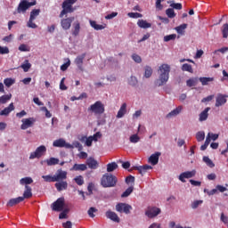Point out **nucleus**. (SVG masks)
Wrapping results in <instances>:
<instances>
[{
    "label": "nucleus",
    "instance_id": "nucleus-36",
    "mask_svg": "<svg viewBox=\"0 0 228 228\" xmlns=\"http://www.w3.org/2000/svg\"><path fill=\"white\" fill-rule=\"evenodd\" d=\"M188 28V24L183 23L178 27H176L175 29L178 33V35H184V30Z\"/></svg>",
    "mask_w": 228,
    "mask_h": 228
},
{
    "label": "nucleus",
    "instance_id": "nucleus-9",
    "mask_svg": "<svg viewBox=\"0 0 228 228\" xmlns=\"http://www.w3.org/2000/svg\"><path fill=\"white\" fill-rule=\"evenodd\" d=\"M76 18L74 16H71L69 18H62L61 20V26L62 29H64L65 31L70 29L72 23L74 22Z\"/></svg>",
    "mask_w": 228,
    "mask_h": 228
},
{
    "label": "nucleus",
    "instance_id": "nucleus-58",
    "mask_svg": "<svg viewBox=\"0 0 228 228\" xmlns=\"http://www.w3.org/2000/svg\"><path fill=\"white\" fill-rule=\"evenodd\" d=\"M33 20H31V18H29L28 21L27 23V26H28V28H31L32 29H37L38 28V26H37L35 24V22H33Z\"/></svg>",
    "mask_w": 228,
    "mask_h": 228
},
{
    "label": "nucleus",
    "instance_id": "nucleus-8",
    "mask_svg": "<svg viewBox=\"0 0 228 228\" xmlns=\"http://www.w3.org/2000/svg\"><path fill=\"white\" fill-rule=\"evenodd\" d=\"M63 208H65V198H59L52 204L53 211H63Z\"/></svg>",
    "mask_w": 228,
    "mask_h": 228
},
{
    "label": "nucleus",
    "instance_id": "nucleus-41",
    "mask_svg": "<svg viewBox=\"0 0 228 228\" xmlns=\"http://www.w3.org/2000/svg\"><path fill=\"white\" fill-rule=\"evenodd\" d=\"M223 38H228V23H224L221 28Z\"/></svg>",
    "mask_w": 228,
    "mask_h": 228
},
{
    "label": "nucleus",
    "instance_id": "nucleus-16",
    "mask_svg": "<svg viewBox=\"0 0 228 228\" xmlns=\"http://www.w3.org/2000/svg\"><path fill=\"white\" fill-rule=\"evenodd\" d=\"M105 216L110 220H112V222H116L117 224H120V217H118V215L117 213L109 210L105 213Z\"/></svg>",
    "mask_w": 228,
    "mask_h": 228
},
{
    "label": "nucleus",
    "instance_id": "nucleus-54",
    "mask_svg": "<svg viewBox=\"0 0 228 228\" xmlns=\"http://www.w3.org/2000/svg\"><path fill=\"white\" fill-rule=\"evenodd\" d=\"M177 38V35L171 34L164 37V42H170V40H175Z\"/></svg>",
    "mask_w": 228,
    "mask_h": 228
},
{
    "label": "nucleus",
    "instance_id": "nucleus-42",
    "mask_svg": "<svg viewBox=\"0 0 228 228\" xmlns=\"http://www.w3.org/2000/svg\"><path fill=\"white\" fill-rule=\"evenodd\" d=\"M152 76V68L151 66H145L144 68V77L149 79Z\"/></svg>",
    "mask_w": 228,
    "mask_h": 228
},
{
    "label": "nucleus",
    "instance_id": "nucleus-61",
    "mask_svg": "<svg viewBox=\"0 0 228 228\" xmlns=\"http://www.w3.org/2000/svg\"><path fill=\"white\" fill-rule=\"evenodd\" d=\"M10 49L7 46H0V54H9Z\"/></svg>",
    "mask_w": 228,
    "mask_h": 228
},
{
    "label": "nucleus",
    "instance_id": "nucleus-47",
    "mask_svg": "<svg viewBox=\"0 0 228 228\" xmlns=\"http://www.w3.org/2000/svg\"><path fill=\"white\" fill-rule=\"evenodd\" d=\"M204 138H206V134L202 131H200L196 134L197 142H204Z\"/></svg>",
    "mask_w": 228,
    "mask_h": 228
},
{
    "label": "nucleus",
    "instance_id": "nucleus-62",
    "mask_svg": "<svg viewBox=\"0 0 228 228\" xmlns=\"http://www.w3.org/2000/svg\"><path fill=\"white\" fill-rule=\"evenodd\" d=\"M41 111H45L46 118H51V117H53V114L47 110V107H41Z\"/></svg>",
    "mask_w": 228,
    "mask_h": 228
},
{
    "label": "nucleus",
    "instance_id": "nucleus-40",
    "mask_svg": "<svg viewBox=\"0 0 228 228\" xmlns=\"http://www.w3.org/2000/svg\"><path fill=\"white\" fill-rule=\"evenodd\" d=\"M203 161L206 163L207 167H209V168H215V163H213V160L209 159V157H203Z\"/></svg>",
    "mask_w": 228,
    "mask_h": 228
},
{
    "label": "nucleus",
    "instance_id": "nucleus-33",
    "mask_svg": "<svg viewBox=\"0 0 228 228\" xmlns=\"http://www.w3.org/2000/svg\"><path fill=\"white\" fill-rule=\"evenodd\" d=\"M199 81L201 82V85L203 86H206L209 85V83L215 81V78L214 77H201L199 78Z\"/></svg>",
    "mask_w": 228,
    "mask_h": 228
},
{
    "label": "nucleus",
    "instance_id": "nucleus-37",
    "mask_svg": "<svg viewBox=\"0 0 228 228\" xmlns=\"http://www.w3.org/2000/svg\"><path fill=\"white\" fill-rule=\"evenodd\" d=\"M118 168V164L116 162H111L107 164V172H114V170H117Z\"/></svg>",
    "mask_w": 228,
    "mask_h": 228
},
{
    "label": "nucleus",
    "instance_id": "nucleus-34",
    "mask_svg": "<svg viewBox=\"0 0 228 228\" xmlns=\"http://www.w3.org/2000/svg\"><path fill=\"white\" fill-rule=\"evenodd\" d=\"M45 162H46V165H47L48 167H53V166H54V165H58V164L60 163V159H56V158H54V157H52V158H50V159H47L45 160Z\"/></svg>",
    "mask_w": 228,
    "mask_h": 228
},
{
    "label": "nucleus",
    "instance_id": "nucleus-28",
    "mask_svg": "<svg viewBox=\"0 0 228 228\" xmlns=\"http://www.w3.org/2000/svg\"><path fill=\"white\" fill-rule=\"evenodd\" d=\"M31 197H33V192H32L31 186L26 185L25 186V191L23 192V196H21V198L24 200V199H31Z\"/></svg>",
    "mask_w": 228,
    "mask_h": 228
},
{
    "label": "nucleus",
    "instance_id": "nucleus-7",
    "mask_svg": "<svg viewBox=\"0 0 228 228\" xmlns=\"http://www.w3.org/2000/svg\"><path fill=\"white\" fill-rule=\"evenodd\" d=\"M45 152H47V148H45V145H41L37 147L34 152L30 153L29 159H35V158H42Z\"/></svg>",
    "mask_w": 228,
    "mask_h": 228
},
{
    "label": "nucleus",
    "instance_id": "nucleus-26",
    "mask_svg": "<svg viewBox=\"0 0 228 228\" xmlns=\"http://www.w3.org/2000/svg\"><path fill=\"white\" fill-rule=\"evenodd\" d=\"M127 113V103H123L118 111L117 118H122Z\"/></svg>",
    "mask_w": 228,
    "mask_h": 228
},
{
    "label": "nucleus",
    "instance_id": "nucleus-52",
    "mask_svg": "<svg viewBox=\"0 0 228 228\" xmlns=\"http://www.w3.org/2000/svg\"><path fill=\"white\" fill-rule=\"evenodd\" d=\"M42 179H44V181H45V183H56L54 180V176L52 175H43Z\"/></svg>",
    "mask_w": 228,
    "mask_h": 228
},
{
    "label": "nucleus",
    "instance_id": "nucleus-38",
    "mask_svg": "<svg viewBox=\"0 0 228 228\" xmlns=\"http://www.w3.org/2000/svg\"><path fill=\"white\" fill-rule=\"evenodd\" d=\"M12 99V94L0 96V104H6Z\"/></svg>",
    "mask_w": 228,
    "mask_h": 228
},
{
    "label": "nucleus",
    "instance_id": "nucleus-10",
    "mask_svg": "<svg viewBox=\"0 0 228 228\" xmlns=\"http://www.w3.org/2000/svg\"><path fill=\"white\" fill-rule=\"evenodd\" d=\"M53 147H60L65 149H74V145L65 142V139H58L53 142Z\"/></svg>",
    "mask_w": 228,
    "mask_h": 228
},
{
    "label": "nucleus",
    "instance_id": "nucleus-20",
    "mask_svg": "<svg viewBox=\"0 0 228 228\" xmlns=\"http://www.w3.org/2000/svg\"><path fill=\"white\" fill-rule=\"evenodd\" d=\"M15 110V106L13 102L10 103L8 107L4 108L2 111H0V115L3 117H8L12 111Z\"/></svg>",
    "mask_w": 228,
    "mask_h": 228
},
{
    "label": "nucleus",
    "instance_id": "nucleus-57",
    "mask_svg": "<svg viewBox=\"0 0 228 228\" xmlns=\"http://www.w3.org/2000/svg\"><path fill=\"white\" fill-rule=\"evenodd\" d=\"M170 7L173 8L174 10H183V4L181 3H173L170 4Z\"/></svg>",
    "mask_w": 228,
    "mask_h": 228
},
{
    "label": "nucleus",
    "instance_id": "nucleus-43",
    "mask_svg": "<svg viewBox=\"0 0 228 228\" xmlns=\"http://www.w3.org/2000/svg\"><path fill=\"white\" fill-rule=\"evenodd\" d=\"M20 67L24 70V72H28L29 69H31V63H29L28 60H25L24 63L21 64Z\"/></svg>",
    "mask_w": 228,
    "mask_h": 228
},
{
    "label": "nucleus",
    "instance_id": "nucleus-15",
    "mask_svg": "<svg viewBox=\"0 0 228 228\" xmlns=\"http://www.w3.org/2000/svg\"><path fill=\"white\" fill-rule=\"evenodd\" d=\"M85 58H86V53H82L81 55L77 56L75 59V63L79 70L83 72V61H85Z\"/></svg>",
    "mask_w": 228,
    "mask_h": 228
},
{
    "label": "nucleus",
    "instance_id": "nucleus-14",
    "mask_svg": "<svg viewBox=\"0 0 228 228\" xmlns=\"http://www.w3.org/2000/svg\"><path fill=\"white\" fill-rule=\"evenodd\" d=\"M53 177H54L55 183H58L59 181H65V179H67V171L59 169L57 170Z\"/></svg>",
    "mask_w": 228,
    "mask_h": 228
},
{
    "label": "nucleus",
    "instance_id": "nucleus-27",
    "mask_svg": "<svg viewBox=\"0 0 228 228\" xmlns=\"http://www.w3.org/2000/svg\"><path fill=\"white\" fill-rule=\"evenodd\" d=\"M86 164H75L71 168L70 171L75 172H85L86 170Z\"/></svg>",
    "mask_w": 228,
    "mask_h": 228
},
{
    "label": "nucleus",
    "instance_id": "nucleus-12",
    "mask_svg": "<svg viewBox=\"0 0 228 228\" xmlns=\"http://www.w3.org/2000/svg\"><path fill=\"white\" fill-rule=\"evenodd\" d=\"M161 213V208H157V207H151L149 208L148 210L145 212L146 216L148 218H156L158 215Z\"/></svg>",
    "mask_w": 228,
    "mask_h": 228
},
{
    "label": "nucleus",
    "instance_id": "nucleus-13",
    "mask_svg": "<svg viewBox=\"0 0 228 228\" xmlns=\"http://www.w3.org/2000/svg\"><path fill=\"white\" fill-rule=\"evenodd\" d=\"M196 174H197V171L195 169L191 171L183 172L180 174L179 181H181L182 183H186L185 179H191V177H195Z\"/></svg>",
    "mask_w": 228,
    "mask_h": 228
},
{
    "label": "nucleus",
    "instance_id": "nucleus-17",
    "mask_svg": "<svg viewBox=\"0 0 228 228\" xmlns=\"http://www.w3.org/2000/svg\"><path fill=\"white\" fill-rule=\"evenodd\" d=\"M81 31V23L79 20H76L72 25L71 34L73 37H77Z\"/></svg>",
    "mask_w": 228,
    "mask_h": 228
},
{
    "label": "nucleus",
    "instance_id": "nucleus-48",
    "mask_svg": "<svg viewBox=\"0 0 228 228\" xmlns=\"http://www.w3.org/2000/svg\"><path fill=\"white\" fill-rule=\"evenodd\" d=\"M128 85H130V86H136L138 85V78H136V77H130V78L128 79Z\"/></svg>",
    "mask_w": 228,
    "mask_h": 228
},
{
    "label": "nucleus",
    "instance_id": "nucleus-4",
    "mask_svg": "<svg viewBox=\"0 0 228 228\" xmlns=\"http://www.w3.org/2000/svg\"><path fill=\"white\" fill-rule=\"evenodd\" d=\"M88 111H91V113H94V115H102V113H104L105 111L102 102L97 101L94 104L90 105V107L88 108Z\"/></svg>",
    "mask_w": 228,
    "mask_h": 228
},
{
    "label": "nucleus",
    "instance_id": "nucleus-5",
    "mask_svg": "<svg viewBox=\"0 0 228 228\" xmlns=\"http://www.w3.org/2000/svg\"><path fill=\"white\" fill-rule=\"evenodd\" d=\"M37 1L28 2V0H21L17 8V13H26V11L29 10L31 6H35Z\"/></svg>",
    "mask_w": 228,
    "mask_h": 228
},
{
    "label": "nucleus",
    "instance_id": "nucleus-19",
    "mask_svg": "<svg viewBox=\"0 0 228 228\" xmlns=\"http://www.w3.org/2000/svg\"><path fill=\"white\" fill-rule=\"evenodd\" d=\"M134 170H138L139 174H141V175H143L144 174H147V170H152V167L150 165L139 166L134 167Z\"/></svg>",
    "mask_w": 228,
    "mask_h": 228
},
{
    "label": "nucleus",
    "instance_id": "nucleus-46",
    "mask_svg": "<svg viewBox=\"0 0 228 228\" xmlns=\"http://www.w3.org/2000/svg\"><path fill=\"white\" fill-rule=\"evenodd\" d=\"M166 15L168 17V19H174L175 17V12L173 8H168L166 10Z\"/></svg>",
    "mask_w": 228,
    "mask_h": 228
},
{
    "label": "nucleus",
    "instance_id": "nucleus-59",
    "mask_svg": "<svg viewBox=\"0 0 228 228\" xmlns=\"http://www.w3.org/2000/svg\"><path fill=\"white\" fill-rule=\"evenodd\" d=\"M132 60H134L135 63H142V57L136 53L132 54Z\"/></svg>",
    "mask_w": 228,
    "mask_h": 228
},
{
    "label": "nucleus",
    "instance_id": "nucleus-3",
    "mask_svg": "<svg viewBox=\"0 0 228 228\" xmlns=\"http://www.w3.org/2000/svg\"><path fill=\"white\" fill-rule=\"evenodd\" d=\"M76 3H77V0H64L62 3V11L59 15L60 19H63V16L67 15V13H74L75 9L72 5L76 4Z\"/></svg>",
    "mask_w": 228,
    "mask_h": 228
},
{
    "label": "nucleus",
    "instance_id": "nucleus-2",
    "mask_svg": "<svg viewBox=\"0 0 228 228\" xmlns=\"http://www.w3.org/2000/svg\"><path fill=\"white\" fill-rule=\"evenodd\" d=\"M117 183H118L117 176L110 173L104 174L101 178V184L103 188H115Z\"/></svg>",
    "mask_w": 228,
    "mask_h": 228
},
{
    "label": "nucleus",
    "instance_id": "nucleus-1",
    "mask_svg": "<svg viewBox=\"0 0 228 228\" xmlns=\"http://www.w3.org/2000/svg\"><path fill=\"white\" fill-rule=\"evenodd\" d=\"M159 70L160 71L159 79L155 81L156 86H163L167 85L170 77V65L162 64L159 66Z\"/></svg>",
    "mask_w": 228,
    "mask_h": 228
},
{
    "label": "nucleus",
    "instance_id": "nucleus-60",
    "mask_svg": "<svg viewBox=\"0 0 228 228\" xmlns=\"http://www.w3.org/2000/svg\"><path fill=\"white\" fill-rule=\"evenodd\" d=\"M19 51H21V53H28L29 47H28L27 45L22 44L19 46Z\"/></svg>",
    "mask_w": 228,
    "mask_h": 228
},
{
    "label": "nucleus",
    "instance_id": "nucleus-51",
    "mask_svg": "<svg viewBox=\"0 0 228 228\" xmlns=\"http://www.w3.org/2000/svg\"><path fill=\"white\" fill-rule=\"evenodd\" d=\"M165 2V0H157L155 3V7L158 12H161L163 10V4L161 3Z\"/></svg>",
    "mask_w": 228,
    "mask_h": 228
},
{
    "label": "nucleus",
    "instance_id": "nucleus-44",
    "mask_svg": "<svg viewBox=\"0 0 228 228\" xmlns=\"http://www.w3.org/2000/svg\"><path fill=\"white\" fill-rule=\"evenodd\" d=\"M38 15H40V9H34L30 12L29 19H31V20H35Z\"/></svg>",
    "mask_w": 228,
    "mask_h": 228
},
{
    "label": "nucleus",
    "instance_id": "nucleus-22",
    "mask_svg": "<svg viewBox=\"0 0 228 228\" xmlns=\"http://www.w3.org/2000/svg\"><path fill=\"white\" fill-rule=\"evenodd\" d=\"M57 191H63V190H67L69 188V183L67 181H61L54 184Z\"/></svg>",
    "mask_w": 228,
    "mask_h": 228
},
{
    "label": "nucleus",
    "instance_id": "nucleus-21",
    "mask_svg": "<svg viewBox=\"0 0 228 228\" xmlns=\"http://www.w3.org/2000/svg\"><path fill=\"white\" fill-rule=\"evenodd\" d=\"M160 156H161V152H155L154 154L150 156L149 163H151L153 166L158 165Z\"/></svg>",
    "mask_w": 228,
    "mask_h": 228
},
{
    "label": "nucleus",
    "instance_id": "nucleus-55",
    "mask_svg": "<svg viewBox=\"0 0 228 228\" xmlns=\"http://www.w3.org/2000/svg\"><path fill=\"white\" fill-rule=\"evenodd\" d=\"M88 216H90V218H95V215L94 213H97V208L91 207L88 211Z\"/></svg>",
    "mask_w": 228,
    "mask_h": 228
},
{
    "label": "nucleus",
    "instance_id": "nucleus-18",
    "mask_svg": "<svg viewBox=\"0 0 228 228\" xmlns=\"http://www.w3.org/2000/svg\"><path fill=\"white\" fill-rule=\"evenodd\" d=\"M225 102H227V95L219 94L216 100V107L220 108V106H224Z\"/></svg>",
    "mask_w": 228,
    "mask_h": 228
},
{
    "label": "nucleus",
    "instance_id": "nucleus-6",
    "mask_svg": "<svg viewBox=\"0 0 228 228\" xmlns=\"http://www.w3.org/2000/svg\"><path fill=\"white\" fill-rule=\"evenodd\" d=\"M131 209H133V207L127 203H118L116 205V211H118V213L129 215V213H131Z\"/></svg>",
    "mask_w": 228,
    "mask_h": 228
},
{
    "label": "nucleus",
    "instance_id": "nucleus-29",
    "mask_svg": "<svg viewBox=\"0 0 228 228\" xmlns=\"http://www.w3.org/2000/svg\"><path fill=\"white\" fill-rule=\"evenodd\" d=\"M181 111H183L182 105L176 107L175 110H173L171 112H169L167 115V118H171V117H177V115H179V113H181Z\"/></svg>",
    "mask_w": 228,
    "mask_h": 228
},
{
    "label": "nucleus",
    "instance_id": "nucleus-50",
    "mask_svg": "<svg viewBox=\"0 0 228 228\" xmlns=\"http://www.w3.org/2000/svg\"><path fill=\"white\" fill-rule=\"evenodd\" d=\"M75 183H77V184L78 186H83L85 184V180L83 179L82 175H78L77 177L74 178Z\"/></svg>",
    "mask_w": 228,
    "mask_h": 228
},
{
    "label": "nucleus",
    "instance_id": "nucleus-11",
    "mask_svg": "<svg viewBox=\"0 0 228 228\" xmlns=\"http://www.w3.org/2000/svg\"><path fill=\"white\" fill-rule=\"evenodd\" d=\"M21 122L20 129L26 131V129L33 127V124L37 122V119L35 118H23Z\"/></svg>",
    "mask_w": 228,
    "mask_h": 228
},
{
    "label": "nucleus",
    "instance_id": "nucleus-25",
    "mask_svg": "<svg viewBox=\"0 0 228 228\" xmlns=\"http://www.w3.org/2000/svg\"><path fill=\"white\" fill-rule=\"evenodd\" d=\"M211 110V108L207 107L202 112H200V122H204L206 120H208V117H209V110Z\"/></svg>",
    "mask_w": 228,
    "mask_h": 228
},
{
    "label": "nucleus",
    "instance_id": "nucleus-64",
    "mask_svg": "<svg viewBox=\"0 0 228 228\" xmlns=\"http://www.w3.org/2000/svg\"><path fill=\"white\" fill-rule=\"evenodd\" d=\"M63 228H72V222L67 221L66 223H62Z\"/></svg>",
    "mask_w": 228,
    "mask_h": 228
},
{
    "label": "nucleus",
    "instance_id": "nucleus-49",
    "mask_svg": "<svg viewBox=\"0 0 228 228\" xmlns=\"http://www.w3.org/2000/svg\"><path fill=\"white\" fill-rule=\"evenodd\" d=\"M127 15L130 19H142L143 17V15L139 12H128Z\"/></svg>",
    "mask_w": 228,
    "mask_h": 228
},
{
    "label": "nucleus",
    "instance_id": "nucleus-32",
    "mask_svg": "<svg viewBox=\"0 0 228 228\" xmlns=\"http://www.w3.org/2000/svg\"><path fill=\"white\" fill-rule=\"evenodd\" d=\"M21 186H28V184H33V178L27 176L20 180Z\"/></svg>",
    "mask_w": 228,
    "mask_h": 228
},
{
    "label": "nucleus",
    "instance_id": "nucleus-39",
    "mask_svg": "<svg viewBox=\"0 0 228 228\" xmlns=\"http://www.w3.org/2000/svg\"><path fill=\"white\" fill-rule=\"evenodd\" d=\"M183 72H190V74H193V68L191 64L184 63L182 66Z\"/></svg>",
    "mask_w": 228,
    "mask_h": 228
},
{
    "label": "nucleus",
    "instance_id": "nucleus-45",
    "mask_svg": "<svg viewBox=\"0 0 228 228\" xmlns=\"http://www.w3.org/2000/svg\"><path fill=\"white\" fill-rule=\"evenodd\" d=\"M134 190V188L133 186L128 187L122 194H121V198L122 199H126V197H129V195L131 194V192Z\"/></svg>",
    "mask_w": 228,
    "mask_h": 228
},
{
    "label": "nucleus",
    "instance_id": "nucleus-23",
    "mask_svg": "<svg viewBox=\"0 0 228 228\" xmlns=\"http://www.w3.org/2000/svg\"><path fill=\"white\" fill-rule=\"evenodd\" d=\"M86 165L92 170H95V168H97V167H99V163L93 157H90V158L87 159Z\"/></svg>",
    "mask_w": 228,
    "mask_h": 228
},
{
    "label": "nucleus",
    "instance_id": "nucleus-30",
    "mask_svg": "<svg viewBox=\"0 0 228 228\" xmlns=\"http://www.w3.org/2000/svg\"><path fill=\"white\" fill-rule=\"evenodd\" d=\"M137 26H139V28H142V29H149V28L152 27V24L147 22V20H139L137 21Z\"/></svg>",
    "mask_w": 228,
    "mask_h": 228
},
{
    "label": "nucleus",
    "instance_id": "nucleus-53",
    "mask_svg": "<svg viewBox=\"0 0 228 228\" xmlns=\"http://www.w3.org/2000/svg\"><path fill=\"white\" fill-rule=\"evenodd\" d=\"M13 83H15V80H13V78H5L4 80V85H5V86H7V88H10V86H12V85H13Z\"/></svg>",
    "mask_w": 228,
    "mask_h": 228
},
{
    "label": "nucleus",
    "instance_id": "nucleus-63",
    "mask_svg": "<svg viewBox=\"0 0 228 228\" xmlns=\"http://www.w3.org/2000/svg\"><path fill=\"white\" fill-rule=\"evenodd\" d=\"M69 67H70V60H68V61L66 63H64L61 66V70H62V72H65V70H67V69H69Z\"/></svg>",
    "mask_w": 228,
    "mask_h": 228
},
{
    "label": "nucleus",
    "instance_id": "nucleus-24",
    "mask_svg": "<svg viewBox=\"0 0 228 228\" xmlns=\"http://www.w3.org/2000/svg\"><path fill=\"white\" fill-rule=\"evenodd\" d=\"M23 201H24V198L22 197L13 198L7 202V206L9 208H13V206H17V204H20V202H23Z\"/></svg>",
    "mask_w": 228,
    "mask_h": 228
},
{
    "label": "nucleus",
    "instance_id": "nucleus-56",
    "mask_svg": "<svg viewBox=\"0 0 228 228\" xmlns=\"http://www.w3.org/2000/svg\"><path fill=\"white\" fill-rule=\"evenodd\" d=\"M130 142L131 143H138L140 142V136L138 134H133L130 136Z\"/></svg>",
    "mask_w": 228,
    "mask_h": 228
},
{
    "label": "nucleus",
    "instance_id": "nucleus-35",
    "mask_svg": "<svg viewBox=\"0 0 228 228\" xmlns=\"http://www.w3.org/2000/svg\"><path fill=\"white\" fill-rule=\"evenodd\" d=\"M89 22L91 28H94V29H95L96 31H101L102 29H104V25H99L95 20H90Z\"/></svg>",
    "mask_w": 228,
    "mask_h": 228
},
{
    "label": "nucleus",
    "instance_id": "nucleus-31",
    "mask_svg": "<svg viewBox=\"0 0 228 228\" xmlns=\"http://www.w3.org/2000/svg\"><path fill=\"white\" fill-rule=\"evenodd\" d=\"M198 84H199L198 77H191L186 81V86H189V88H191V86H197Z\"/></svg>",
    "mask_w": 228,
    "mask_h": 228
}]
</instances>
